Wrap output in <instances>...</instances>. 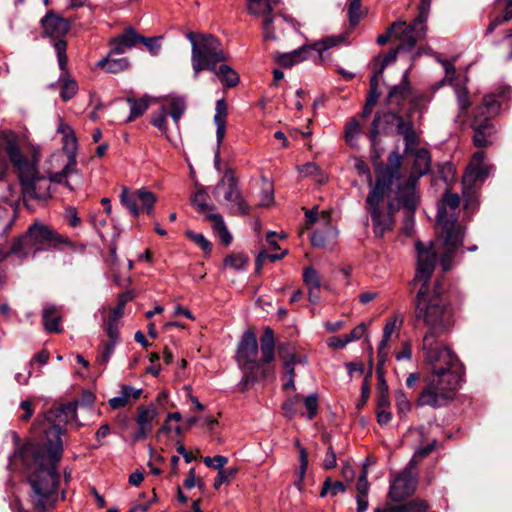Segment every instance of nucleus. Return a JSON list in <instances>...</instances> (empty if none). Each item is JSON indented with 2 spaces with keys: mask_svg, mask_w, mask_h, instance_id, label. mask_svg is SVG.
<instances>
[{
  "mask_svg": "<svg viewBox=\"0 0 512 512\" xmlns=\"http://www.w3.org/2000/svg\"><path fill=\"white\" fill-rule=\"evenodd\" d=\"M488 176L489 167L487 165H468L467 170L462 177L463 196L465 198H471L475 193V183L483 182ZM469 201H471V199H469Z\"/></svg>",
  "mask_w": 512,
  "mask_h": 512,
  "instance_id": "412c9836",
  "label": "nucleus"
},
{
  "mask_svg": "<svg viewBox=\"0 0 512 512\" xmlns=\"http://www.w3.org/2000/svg\"><path fill=\"white\" fill-rule=\"evenodd\" d=\"M121 395L129 403L130 399L137 400L142 394V389H135L130 385H123L120 391Z\"/></svg>",
  "mask_w": 512,
  "mask_h": 512,
  "instance_id": "338daca9",
  "label": "nucleus"
},
{
  "mask_svg": "<svg viewBox=\"0 0 512 512\" xmlns=\"http://www.w3.org/2000/svg\"><path fill=\"white\" fill-rule=\"evenodd\" d=\"M261 357L256 335L246 331L237 346L236 361L243 371L245 383L257 382L274 376V367L271 362L275 357L274 331L270 327L264 329L260 339Z\"/></svg>",
  "mask_w": 512,
  "mask_h": 512,
  "instance_id": "423d86ee",
  "label": "nucleus"
},
{
  "mask_svg": "<svg viewBox=\"0 0 512 512\" xmlns=\"http://www.w3.org/2000/svg\"><path fill=\"white\" fill-rule=\"evenodd\" d=\"M301 402V396L295 395L293 398L288 399L282 404V409L284 411L285 416L288 418H293L297 413L296 406Z\"/></svg>",
  "mask_w": 512,
  "mask_h": 512,
  "instance_id": "e2e57ef3",
  "label": "nucleus"
},
{
  "mask_svg": "<svg viewBox=\"0 0 512 512\" xmlns=\"http://www.w3.org/2000/svg\"><path fill=\"white\" fill-rule=\"evenodd\" d=\"M115 54L109 51L108 55L98 61L97 66L107 73H119L129 67V60L126 57H114Z\"/></svg>",
  "mask_w": 512,
  "mask_h": 512,
  "instance_id": "bb28decb",
  "label": "nucleus"
},
{
  "mask_svg": "<svg viewBox=\"0 0 512 512\" xmlns=\"http://www.w3.org/2000/svg\"><path fill=\"white\" fill-rule=\"evenodd\" d=\"M63 218L72 228H77L82 223L81 218L78 216V211L74 206H68L65 208Z\"/></svg>",
  "mask_w": 512,
  "mask_h": 512,
  "instance_id": "6e6d98bb",
  "label": "nucleus"
},
{
  "mask_svg": "<svg viewBox=\"0 0 512 512\" xmlns=\"http://www.w3.org/2000/svg\"><path fill=\"white\" fill-rule=\"evenodd\" d=\"M510 93V88H503L498 94L485 95L482 104L476 108L471 128L473 144L477 148H485L492 144L496 129L491 118L500 112L502 103L499 99H507Z\"/></svg>",
  "mask_w": 512,
  "mask_h": 512,
  "instance_id": "9b49d317",
  "label": "nucleus"
},
{
  "mask_svg": "<svg viewBox=\"0 0 512 512\" xmlns=\"http://www.w3.org/2000/svg\"><path fill=\"white\" fill-rule=\"evenodd\" d=\"M436 443V440H434L431 443L427 444L426 446L417 449L410 461V465L417 464L420 460H422L423 458L428 456L432 451H434Z\"/></svg>",
  "mask_w": 512,
  "mask_h": 512,
  "instance_id": "680f3d73",
  "label": "nucleus"
},
{
  "mask_svg": "<svg viewBox=\"0 0 512 512\" xmlns=\"http://www.w3.org/2000/svg\"><path fill=\"white\" fill-rule=\"evenodd\" d=\"M77 406L78 400L48 410L44 420L34 427L37 436L23 448L24 461L35 466L28 483L35 490L34 498L38 506L55 497L56 483L61 480L57 464L64 450L61 435L65 433L66 424L77 421Z\"/></svg>",
  "mask_w": 512,
  "mask_h": 512,
  "instance_id": "f257e3e1",
  "label": "nucleus"
},
{
  "mask_svg": "<svg viewBox=\"0 0 512 512\" xmlns=\"http://www.w3.org/2000/svg\"><path fill=\"white\" fill-rule=\"evenodd\" d=\"M442 281L436 280L431 292L420 287L415 298V317L428 328L425 334L439 337L450 332L455 324L454 310L442 297Z\"/></svg>",
  "mask_w": 512,
  "mask_h": 512,
  "instance_id": "0eeeda50",
  "label": "nucleus"
},
{
  "mask_svg": "<svg viewBox=\"0 0 512 512\" xmlns=\"http://www.w3.org/2000/svg\"><path fill=\"white\" fill-rule=\"evenodd\" d=\"M426 101L425 94H417L411 96L409 100V109L405 115L399 113V111H388L383 113V118L387 123H395L396 132L402 136L405 143V151L407 153L412 152L420 142V134L415 129L414 122L412 120V114L414 112L423 113L421 104Z\"/></svg>",
  "mask_w": 512,
  "mask_h": 512,
  "instance_id": "ddd939ff",
  "label": "nucleus"
},
{
  "mask_svg": "<svg viewBox=\"0 0 512 512\" xmlns=\"http://www.w3.org/2000/svg\"><path fill=\"white\" fill-rule=\"evenodd\" d=\"M247 9L251 15L263 18V33L264 38L269 40H276L274 21L283 22L284 19H279L272 15V4L266 0H247Z\"/></svg>",
  "mask_w": 512,
  "mask_h": 512,
  "instance_id": "a211bd4d",
  "label": "nucleus"
},
{
  "mask_svg": "<svg viewBox=\"0 0 512 512\" xmlns=\"http://www.w3.org/2000/svg\"><path fill=\"white\" fill-rule=\"evenodd\" d=\"M136 195L138 200L141 202L143 210L147 213V215H151L154 210V205L156 203V196L151 191L146 188H140L136 190Z\"/></svg>",
  "mask_w": 512,
  "mask_h": 512,
  "instance_id": "4c0bfd02",
  "label": "nucleus"
},
{
  "mask_svg": "<svg viewBox=\"0 0 512 512\" xmlns=\"http://www.w3.org/2000/svg\"><path fill=\"white\" fill-rule=\"evenodd\" d=\"M402 50L399 46L390 49L384 56H377L374 58V71L373 73L381 76L389 64L396 62L399 51Z\"/></svg>",
  "mask_w": 512,
  "mask_h": 512,
  "instance_id": "7c9ffc66",
  "label": "nucleus"
},
{
  "mask_svg": "<svg viewBox=\"0 0 512 512\" xmlns=\"http://www.w3.org/2000/svg\"><path fill=\"white\" fill-rule=\"evenodd\" d=\"M395 405L400 418L405 417L411 410V402L407 398L403 390L395 392Z\"/></svg>",
  "mask_w": 512,
  "mask_h": 512,
  "instance_id": "79ce46f5",
  "label": "nucleus"
},
{
  "mask_svg": "<svg viewBox=\"0 0 512 512\" xmlns=\"http://www.w3.org/2000/svg\"><path fill=\"white\" fill-rule=\"evenodd\" d=\"M237 473L238 469L235 467L218 470L217 476L213 484L214 488L219 489L222 484L230 483L236 477Z\"/></svg>",
  "mask_w": 512,
  "mask_h": 512,
  "instance_id": "c03bdc74",
  "label": "nucleus"
},
{
  "mask_svg": "<svg viewBox=\"0 0 512 512\" xmlns=\"http://www.w3.org/2000/svg\"><path fill=\"white\" fill-rule=\"evenodd\" d=\"M456 94L460 113H465L471 105L468 91L464 88H458Z\"/></svg>",
  "mask_w": 512,
  "mask_h": 512,
  "instance_id": "0e129e2a",
  "label": "nucleus"
},
{
  "mask_svg": "<svg viewBox=\"0 0 512 512\" xmlns=\"http://www.w3.org/2000/svg\"><path fill=\"white\" fill-rule=\"evenodd\" d=\"M186 38L191 43V65L194 79L202 71L215 70V67L227 60L226 53L218 38L212 34L189 32Z\"/></svg>",
  "mask_w": 512,
  "mask_h": 512,
  "instance_id": "9d476101",
  "label": "nucleus"
},
{
  "mask_svg": "<svg viewBox=\"0 0 512 512\" xmlns=\"http://www.w3.org/2000/svg\"><path fill=\"white\" fill-rule=\"evenodd\" d=\"M59 484L60 482L56 483L55 487V497L53 499H50L46 502H44L43 506H38L35 502L34 496L36 495L34 488L31 486V493H30V501L33 507V510L35 512H47L49 509L54 508L57 500H58V490H59ZM18 512H28L26 509H24L21 505L18 506Z\"/></svg>",
  "mask_w": 512,
  "mask_h": 512,
  "instance_id": "f704fd0d",
  "label": "nucleus"
},
{
  "mask_svg": "<svg viewBox=\"0 0 512 512\" xmlns=\"http://www.w3.org/2000/svg\"><path fill=\"white\" fill-rule=\"evenodd\" d=\"M162 37L161 36H157V37H145V36H142L140 35L139 37V43L143 44L146 49L152 54V55H157L161 46L160 44L158 43V41L161 39Z\"/></svg>",
  "mask_w": 512,
  "mask_h": 512,
  "instance_id": "052dcab7",
  "label": "nucleus"
},
{
  "mask_svg": "<svg viewBox=\"0 0 512 512\" xmlns=\"http://www.w3.org/2000/svg\"><path fill=\"white\" fill-rule=\"evenodd\" d=\"M64 72H65V76L60 77V80L62 81L60 97L62 98L63 101H68L76 95V93L78 91V84L75 80L71 79L67 75V69Z\"/></svg>",
  "mask_w": 512,
  "mask_h": 512,
  "instance_id": "e433bc0d",
  "label": "nucleus"
},
{
  "mask_svg": "<svg viewBox=\"0 0 512 512\" xmlns=\"http://www.w3.org/2000/svg\"><path fill=\"white\" fill-rule=\"evenodd\" d=\"M512 19V0L508 1L503 16H496L493 18L486 29V35L493 33V31L503 23Z\"/></svg>",
  "mask_w": 512,
  "mask_h": 512,
  "instance_id": "37998d69",
  "label": "nucleus"
},
{
  "mask_svg": "<svg viewBox=\"0 0 512 512\" xmlns=\"http://www.w3.org/2000/svg\"><path fill=\"white\" fill-rule=\"evenodd\" d=\"M211 72H213L227 88L237 86L240 81L238 73L226 64L220 63L219 67L216 66L215 70H211Z\"/></svg>",
  "mask_w": 512,
  "mask_h": 512,
  "instance_id": "c85d7f7f",
  "label": "nucleus"
},
{
  "mask_svg": "<svg viewBox=\"0 0 512 512\" xmlns=\"http://www.w3.org/2000/svg\"><path fill=\"white\" fill-rule=\"evenodd\" d=\"M127 102L130 105V114L125 122H132L136 120L138 117L142 116L149 107L148 100L144 98H127Z\"/></svg>",
  "mask_w": 512,
  "mask_h": 512,
  "instance_id": "72a5a7b5",
  "label": "nucleus"
},
{
  "mask_svg": "<svg viewBox=\"0 0 512 512\" xmlns=\"http://www.w3.org/2000/svg\"><path fill=\"white\" fill-rule=\"evenodd\" d=\"M118 343L115 341H107L102 344V348L99 351L96 362L97 364L103 366L105 368L110 360V357L114 353L115 347Z\"/></svg>",
  "mask_w": 512,
  "mask_h": 512,
  "instance_id": "a19ab883",
  "label": "nucleus"
},
{
  "mask_svg": "<svg viewBox=\"0 0 512 512\" xmlns=\"http://www.w3.org/2000/svg\"><path fill=\"white\" fill-rule=\"evenodd\" d=\"M383 122L385 124H388L384 118H383V114L380 115V114H376L374 116V119L372 121V124H371V127H370V130H369V133H368V137L371 141V143L373 145L376 144V141H377V138H378V135H379V132H380V123ZM392 125H395V123H391Z\"/></svg>",
  "mask_w": 512,
  "mask_h": 512,
  "instance_id": "bf43d9fd",
  "label": "nucleus"
},
{
  "mask_svg": "<svg viewBox=\"0 0 512 512\" xmlns=\"http://www.w3.org/2000/svg\"><path fill=\"white\" fill-rule=\"evenodd\" d=\"M460 205V197L457 193L446 191L442 197L441 204L438 207L437 221L441 226V237L443 238L444 253L440 264L444 271L451 267V261L462 246L464 230L458 224L455 210Z\"/></svg>",
  "mask_w": 512,
  "mask_h": 512,
  "instance_id": "6e6552de",
  "label": "nucleus"
},
{
  "mask_svg": "<svg viewBox=\"0 0 512 512\" xmlns=\"http://www.w3.org/2000/svg\"><path fill=\"white\" fill-rule=\"evenodd\" d=\"M403 512H427L429 504L423 499H412L402 504Z\"/></svg>",
  "mask_w": 512,
  "mask_h": 512,
  "instance_id": "8fccbe9b",
  "label": "nucleus"
},
{
  "mask_svg": "<svg viewBox=\"0 0 512 512\" xmlns=\"http://www.w3.org/2000/svg\"><path fill=\"white\" fill-rule=\"evenodd\" d=\"M278 356L282 360L283 366H289V363L300 362L295 354V347L291 343H283L279 345Z\"/></svg>",
  "mask_w": 512,
  "mask_h": 512,
  "instance_id": "58836bf2",
  "label": "nucleus"
},
{
  "mask_svg": "<svg viewBox=\"0 0 512 512\" xmlns=\"http://www.w3.org/2000/svg\"><path fill=\"white\" fill-rule=\"evenodd\" d=\"M337 465V457L336 453L333 450L332 445H329L327 452L325 454L324 460H323V468L326 470H331L335 468Z\"/></svg>",
  "mask_w": 512,
  "mask_h": 512,
  "instance_id": "774afa93",
  "label": "nucleus"
},
{
  "mask_svg": "<svg viewBox=\"0 0 512 512\" xmlns=\"http://www.w3.org/2000/svg\"><path fill=\"white\" fill-rule=\"evenodd\" d=\"M436 338L431 334L423 337L424 359L431 372L424 377L425 386L417 399L419 406L432 408L446 406L452 401L465 375L464 365L457 355Z\"/></svg>",
  "mask_w": 512,
  "mask_h": 512,
  "instance_id": "f03ea898",
  "label": "nucleus"
},
{
  "mask_svg": "<svg viewBox=\"0 0 512 512\" xmlns=\"http://www.w3.org/2000/svg\"><path fill=\"white\" fill-rule=\"evenodd\" d=\"M397 171L391 168H376L375 182L366 198L368 212L372 219L373 231L376 237L382 238L393 229V215L403 210L411 216L418 206L408 208L402 206L397 184Z\"/></svg>",
  "mask_w": 512,
  "mask_h": 512,
  "instance_id": "7ed1b4c3",
  "label": "nucleus"
},
{
  "mask_svg": "<svg viewBox=\"0 0 512 512\" xmlns=\"http://www.w3.org/2000/svg\"><path fill=\"white\" fill-rule=\"evenodd\" d=\"M77 247L81 250L86 248L84 244L74 243L69 237L60 234L50 225L34 221L23 234L12 240L9 249L0 248V262L11 256L22 262L30 257L34 258L41 252L63 250L64 248L75 250Z\"/></svg>",
  "mask_w": 512,
  "mask_h": 512,
  "instance_id": "39448f33",
  "label": "nucleus"
},
{
  "mask_svg": "<svg viewBox=\"0 0 512 512\" xmlns=\"http://www.w3.org/2000/svg\"><path fill=\"white\" fill-rule=\"evenodd\" d=\"M64 132L63 150L67 155H76L77 151V138L73 130L69 127Z\"/></svg>",
  "mask_w": 512,
  "mask_h": 512,
  "instance_id": "a18cd8bd",
  "label": "nucleus"
},
{
  "mask_svg": "<svg viewBox=\"0 0 512 512\" xmlns=\"http://www.w3.org/2000/svg\"><path fill=\"white\" fill-rule=\"evenodd\" d=\"M186 110V103L183 97H172L169 100L167 112L172 117L175 125L178 127L179 121Z\"/></svg>",
  "mask_w": 512,
  "mask_h": 512,
  "instance_id": "473e14b6",
  "label": "nucleus"
},
{
  "mask_svg": "<svg viewBox=\"0 0 512 512\" xmlns=\"http://www.w3.org/2000/svg\"><path fill=\"white\" fill-rule=\"evenodd\" d=\"M167 116V107L162 105L158 111L152 114L150 123L162 133L167 134Z\"/></svg>",
  "mask_w": 512,
  "mask_h": 512,
  "instance_id": "ea45409f",
  "label": "nucleus"
},
{
  "mask_svg": "<svg viewBox=\"0 0 512 512\" xmlns=\"http://www.w3.org/2000/svg\"><path fill=\"white\" fill-rule=\"evenodd\" d=\"M157 416V411L153 405H140L137 408L135 418L137 430L132 435L133 442L143 441L152 432L153 421Z\"/></svg>",
  "mask_w": 512,
  "mask_h": 512,
  "instance_id": "aec40b11",
  "label": "nucleus"
},
{
  "mask_svg": "<svg viewBox=\"0 0 512 512\" xmlns=\"http://www.w3.org/2000/svg\"><path fill=\"white\" fill-rule=\"evenodd\" d=\"M105 331L109 337V341L120 342L119 337V320L109 317L105 326Z\"/></svg>",
  "mask_w": 512,
  "mask_h": 512,
  "instance_id": "4d7b16f0",
  "label": "nucleus"
},
{
  "mask_svg": "<svg viewBox=\"0 0 512 512\" xmlns=\"http://www.w3.org/2000/svg\"><path fill=\"white\" fill-rule=\"evenodd\" d=\"M309 53L310 50L303 47L300 49H296L290 53L279 55L277 58V62L280 66L284 68H290L293 65L304 61Z\"/></svg>",
  "mask_w": 512,
  "mask_h": 512,
  "instance_id": "c756f323",
  "label": "nucleus"
},
{
  "mask_svg": "<svg viewBox=\"0 0 512 512\" xmlns=\"http://www.w3.org/2000/svg\"><path fill=\"white\" fill-rule=\"evenodd\" d=\"M418 261L413 283H420L421 287L428 290V282L434 272L436 263V252L432 248H426L421 242L416 243Z\"/></svg>",
  "mask_w": 512,
  "mask_h": 512,
  "instance_id": "f3484780",
  "label": "nucleus"
},
{
  "mask_svg": "<svg viewBox=\"0 0 512 512\" xmlns=\"http://www.w3.org/2000/svg\"><path fill=\"white\" fill-rule=\"evenodd\" d=\"M132 300L130 292H124L119 294L117 306L111 310L109 317L114 319H120L124 314L125 305Z\"/></svg>",
  "mask_w": 512,
  "mask_h": 512,
  "instance_id": "49530a36",
  "label": "nucleus"
},
{
  "mask_svg": "<svg viewBox=\"0 0 512 512\" xmlns=\"http://www.w3.org/2000/svg\"><path fill=\"white\" fill-rule=\"evenodd\" d=\"M212 193L214 198L224 205L231 215L245 216L250 213L251 207L242 194L239 180L232 168L225 169Z\"/></svg>",
  "mask_w": 512,
  "mask_h": 512,
  "instance_id": "f8f14e48",
  "label": "nucleus"
},
{
  "mask_svg": "<svg viewBox=\"0 0 512 512\" xmlns=\"http://www.w3.org/2000/svg\"><path fill=\"white\" fill-rule=\"evenodd\" d=\"M203 462L208 467L220 470V469H224L223 467L228 462V459H227V457L222 456V455H216L214 457L207 456L203 459Z\"/></svg>",
  "mask_w": 512,
  "mask_h": 512,
  "instance_id": "69168bd1",
  "label": "nucleus"
},
{
  "mask_svg": "<svg viewBox=\"0 0 512 512\" xmlns=\"http://www.w3.org/2000/svg\"><path fill=\"white\" fill-rule=\"evenodd\" d=\"M361 131L360 122L356 118H352L345 126V139L349 145H353V141L358 137Z\"/></svg>",
  "mask_w": 512,
  "mask_h": 512,
  "instance_id": "de8ad7c7",
  "label": "nucleus"
},
{
  "mask_svg": "<svg viewBox=\"0 0 512 512\" xmlns=\"http://www.w3.org/2000/svg\"><path fill=\"white\" fill-rule=\"evenodd\" d=\"M417 487V480L410 469L406 468L391 483L389 497L395 502L403 501L412 495Z\"/></svg>",
  "mask_w": 512,
  "mask_h": 512,
  "instance_id": "6ab92c4d",
  "label": "nucleus"
},
{
  "mask_svg": "<svg viewBox=\"0 0 512 512\" xmlns=\"http://www.w3.org/2000/svg\"><path fill=\"white\" fill-rule=\"evenodd\" d=\"M412 95V87L409 81V75L406 71L399 84L391 87L388 93V104L402 106L404 101Z\"/></svg>",
  "mask_w": 512,
  "mask_h": 512,
  "instance_id": "b1692460",
  "label": "nucleus"
},
{
  "mask_svg": "<svg viewBox=\"0 0 512 512\" xmlns=\"http://www.w3.org/2000/svg\"><path fill=\"white\" fill-rule=\"evenodd\" d=\"M378 168H391L397 171V184L394 188L398 190L402 206L413 208L420 204V194L418 190L419 179L427 174L431 168V155L425 148L414 150V162L412 172L407 178H404L400 171V161L395 165H382Z\"/></svg>",
  "mask_w": 512,
  "mask_h": 512,
  "instance_id": "1a4fd4ad",
  "label": "nucleus"
},
{
  "mask_svg": "<svg viewBox=\"0 0 512 512\" xmlns=\"http://www.w3.org/2000/svg\"><path fill=\"white\" fill-rule=\"evenodd\" d=\"M379 77V75L373 73L370 78V89L366 97V101H368L369 104H376L380 96L378 91Z\"/></svg>",
  "mask_w": 512,
  "mask_h": 512,
  "instance_id": "13d9d810",
  "label": "nucleus"
},
{
  "mask_svg": "<svg viewBox=\"0 0 512 512\" xmlns=\"http://www.w3.org/2000/svg\"><path fill=\"white\" fill-rule=\"evenodd\" d=\"M227 104L224 99L216 101L214 123L216 125V138L218 144L222 143L226 131Z\"/></svg>",
  "mask_w": 512,
  "mask_h": 512,
  "instance_id": "cd10ccee",
  "label": "nucleus"
},
{
  "mask_svg": "<svg viewBox=\"0 0 512 512\" xmlns=\"http://www.w3.org/2000/svg\"><path fill=\"white\" fill-rule=\"evenodd\" d=\"M391 29H395V37L400 40L398 45L402 50H412L416 43L424 38L427 26L424 23H419L414 19L410 24L405 22H395L391 25Z\"/></svg>",
  "mask_w": 512,
  "mask_h": 512,
  "instance_id": "dca6fc26",
  "label": "nucleus"
},
{
  "mask_svg": "<svg viewBox=\"0 0 512 512\" xmlns=\"http://www.w3.org/2000/svg\"><path fill=\"white\" fill-rule=\"evenodd\" d=\"M347 15L349 19V24L351 27H356L361 18L363 17V13L361 11V3L358 2H349Z\"/></svg>",
  "mask_w": 512,
  "mask_h": 512,
  "instance_id": "3c124183",
  "label": "nucleus"
},
{
  "mask_svg": "<svg viewBox=\"0 0 512 512\" xmlns=\"http://www.w3.org/2000/svg\"><path fill=\"white\" fill-rule=\"evenodd\" d=\"M140 34L133 27H127L124 32L109 41L112 54H123L139 44Z\"/></svg>",
  "mask_w": 512,
  "mask_h": 512,
  "instance_id": "5701e85b",
  "label": "nucleus"
},
{
  "mask_svg": "<svg viewBox=\"0 0 512 512\" xmlns=\"http://www.w3.org/2000/svg\"><path fill=\"white\" fill-rule=\"evenodd\" d=\"M186 236L196 245H198L205 253L211 252L212 244L205 238L203 234L187 231Z\"/></svg>",
  "mask_w": 512,
  "mask_h": 512,
  "instance_id": "5fc2aeb1",
  "label": "nucleus"
},
{
  "mask_svg": "<svg viewBox=\"0 0 512 512\" xmlns=\"http://www.w3.org/2000/svg\"><path fill=\"white\" fill-rule=\"evenodd\" d=\"M137 195L136 191L134 193H130L127 188H123L120 194L121 204L129 210V212L134 216L138 217L140 214V207L137 204Z\"/></svg>",
  "mask_w": 512,
  "mask_h": 512,
  "instance_id": "c9c22d12",
  "label": "nucleus"
},
{
  "mask_svg": "<svg viewBox=\"0 0 512 512\" xmlns=\"http://www.w3.org/2000/svg\"><path fill=\"white\" fill-rule=\"evenodd\" d=\"M14 223V217L10 211L0 206V236L5 235Z\"/></svg>",
  "mask_w": 512,
  "mask_h": 512,
  "instance_id": "864d4df0",
  "label": "nucleus"
},
{
  "mask_svg": "<svg viewBox=\"0 0 512 512\" xmlns=\"http://www.w3.org/2000/svg\"><path fill=\"white\" fill-rule=\"evenodd\" d=\"M303 282L308 288V299L316 304L320 300L321 279L313 267H306L303 271Z\"/></svg>",
  "mask_w": 512,
  "mask_h": 512,
  "instance_id": "a878e982",
  "label": "nucleus"
},
{
  "mask_svg": "<svg viewBox=\"0 0 512 512\" xmlns=\"http://www.w3.org/2000/svg\"><path fill=\"white\" fill-rule=\"evenodd\" d=\"M41 25L43 36L50 38L54 42L53 46L57 54L59 68L65 71L68 57L66 54L67 42L64 40V37L70 30V23L68 20L50 11L41 19Z\"/></svg>",
  "mask_w": 512,
  "mask_h": 512,
  "instance_id": "4468645a",
  "label": "nucleus"
},
{
  "mask_svg": "<svg viewBox=\"0 0 512 512\" xmlns=\"http://www.w3.org/2000/svg\"><path fill=\"white\" fill-rule=\"evenodd\" d=\"M43 325L46 331L50 333H59L62 331L61 308L54 304H46L42 311Z\"/></svg>",
  "mask_w": 512,
  "mask_h": 512,
  "instance_id": "393cba45",
  "label": "nucleus"
},
{
  "mask_svg": "<svg viewBox=\"0 0 512 512\" xmlns=\"http://www.w3.org/2000/svg\"><path fill=\"white\" fill-rule=\"evenodd\" d=\"M207 199L208 194L204 190H199L194 194L192 204L199 213L205 215L206 220L212 223L214 232L218 235L221 242L227 246L232 242V235L227 229L222 215L219 213H211V211L215 210V207L209 205Z\"/></svg>",
  "mask_w": 512,
  "mask_h": 512,
  "instance_id": "2eb2a0df",
  "label": "nucleus"
},
{
  "mask_svg": "<svg viewBox=\"0 0 512 512\" xmlns=\"http://www.w3.org/2000/svg\"><path fill=\"white\" fill-rule=\"evenodd\" d=\"M295 446L299 451V470L297 472L298 478L295 481V486L299 489H303V481L308 468V453L307 450L300 444L299 440L295 441Z\"/></svg>",
  "mask_w": 512,
  "mask_h": 512,
  "instance_id": "2f4dec72",
  "label": "nucleus"
},
{
  "mask_svg": "<svg viewBox=\"0 0 512 512\" xmlns=\"http://www.w3.org/2000/svg\"><path fill=\"white\" fill-rule=\"evenodd\" d=\"M403 317L400 314H394L387 319L383 328V336L378 346L379 365H384L388 356V343L395 331H399L403 325Z\"/></svg>",
  "mask_w": 512,
  "mask_h": 512,
  "instance_id": "4be33fe9",
  "label": "nucleus"
},
{
  "mask_svg": "<svg viewBox=\"0 0 512 512\" xmlns=\"http://www.w3.org/2000/svg\"><path fill=\"white\" fill-rule=\"evenodd\" d=\"M0 151L8 157L18 175L25 207L34 211L32 202L46 203L52 197L49 181L39 176L36 163L30 161L20 148V138L12 130L0 131Z\"/></svg>",
  "mask_w": 512,
  "mask_h": 512,
  "instance_id": "20e7f679",
  "label": "nucleus"
},
{
  "mask_svg": "<svg viewBox=\"0 0 512 512\" xmlns=\"http://www.w3.org/2000/svg\"><path fill=\"white\" fill-rule=\"evenodd\" d=\"M301 401L307 410V418L312 420L318 413V396L317 394H311L306 397H301Z\"/></svg>",
  "mask_w": 512,
  "mask_h": 512,
  "instance_id": "603ef678",
  "label": "nucleus"
},
{
  "mask_svg": "<svg viewBox=\"0 0 512 512\" xmlns=\"http://www.w3.org/2000/svg\"><path fill=\"white\" fill-rule=\"evenodd\" d=\"M247 264L248 258L242 253L229 255L224 260V265L226 267L234 268L236 270L244 269Z\"/></svg>",
  "mask_w": 512,
  "mask_h": 512,
  "instance_id": "09e8293b",
  "label": "nucleus"
}]
</instances>
